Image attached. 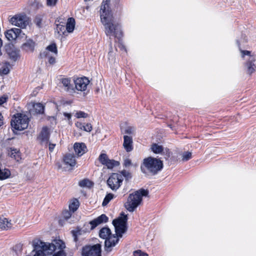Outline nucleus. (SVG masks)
Returning <instances> with one entry per match:
<instances>
[{"mask_svg":"<svg viewBox=\"0 0 256 256\" xmlns=\"http://www.w3.org/2000/svg\"><path fill=\"white\" fill-rule=\"evenodd\" d=\"M74 152L78 156H80L86 153V146L84 143L76 142L74 145Z\"/></svg>","mask_w":256,"mask_h":256,"instance_id":"18","label":"nucleus"},{"mask_svg":"<svg viewBox=\"0 0 256 256\" xmlns=\"http://www.w3.org/2000/svg\"><path fill=\"white\" fill-rule=\"evenodd\" d=\"M22 30L20 28H13L6 30L4 34L6 38L10 41L16 40L19 37H22Z\"/></svg>","mask_w":256,"mask_h":256,"instance_id":"14","label":"nucleus"},{"mask_svg":"<svg viewBox=\"0 0 256 256\" xmlns=\"http://www.w3.org/2000/svg\"><path fill=\"white\" fill-rule=\"evenodd\" d=\"M65 30V26L63 24H56V32H58L60 34V33L64 34Z\"/></svg>","mask_w":256,"mask_h":256,"instance_id":"38","label":"nucleus"},{"mask_svg":"<svg viewBox=\"0 0 256 256\" xmlns=\"http://www.w3.org/2000/svg\"><path fill=\"white\" fill-rule=\"evenodd\" d=\"M110 0H103L101 5L100 13V20L104 26L105 32L107 36L111 38L114 36L118 40V46L122 50L126 52L125 46L122 44L121 38L122 36V32L120 25L114 22V18L110 10L108 2Z\"/></svg>","mask_w":256,"mask_h":256,"instance_id":"1","label":"nucleus"},{"mask_svg":"<svg viewBox=\"0 0 256 256\" xmlns=\"http://www.w3.org/2000/svg\"><path fill=\"white\" fill-rule=\"evenodd\" d=\"M84 1H86L87 0H84Z\"/></svg>","mask_w":256,"mask_h":256,"instance_id":"58","label":"nucleus"},{"mask_svg":"<svg viewBox=\"0 0 256 256\" xmlns=\"http://www.w3.org/2000/svg\"><path fill=\"white\" fill-rule=\"evenodd\" d=\"M62 214L64 218L66 220L68 219L72 215L71 212L68 210L64 212Z\"/></svg>","mask_w":256,"mask_h":256,"instance_id":"45","label":"nucleus"},{"mask_svg":"<svg viewBox=\"0 0 256 256\" xmlns=\"http://www.w3.org/2000/svg\"><path fill=\"white\" fill-rule=\"evenodd\" d=\"M2 54V51H1V48H0V56Z\"/></svg>","mask_w":256,"mask_h":256,"instance_id":"56","label":"nucleus"},{"mask_svg":"<svg viewBox=\"0 0 256 256\" xmlns=\"http://www.w3.org/2000/svg\"><path fill=\"white\" fill-rule=\"evenodd\" d=\"M192 152H185L182 154V160L186 162L190 160L192 158Z\"/></svg>","mask_w":256,"mask_h":256,"instance_id":"34","label":"nucleus"},{"mask_svg":"<svg viewBox=\"0 0 256 256\" xmlns=\"http://www.w3.org/2000/svg\"><path fill=\"white\" fill-rule=\"evenodd\" d=\"M123 180L121 174L113 173L107 180V184L112 190L116 191L120 186Z\"/></svg>","mask_w":256,"mask_h":256,"instance_id":"9","label":"nucleus"},{"mask_svg":"<svg viewBox=\"0 0 256 256\" xmlns=\"http://www.w3.org/2000/svg\"><path fill=\"white\" fill-rule=\"evenodd\" d=\"M92 130V126L90 124H84V130L88 132H90Z\"/></svg>","mask_w":256,"mask_h":256,"instance_id":"43","label":"nucleus"},{"mask_svg":"<svg viewBox=\"0 0 256 256\" xmlns=\"http://www.w3.org/2000/svg\"><path fill=\"white\" fill-rule=\"evenodd\" d=\"M152 151L156 154H161L165 156V158L168 159L170 156V152L168 148H164L161 145L158 144H152L150 148Z\"/></svg>","mask_w":256,"mask_h":256,"instance_id":"13","label":"nucleus"},{"mask_svg":"<svg viewBox=\"0 0 256 256\" xmlns=\"http://www.w3.org/2000/svg\"><path fill=\"white\" fill-rule=\"evenodd\" d=\"M28 122L29 119L27 116L22 114H17L12 118L11 125L15 130H22L28 128Z\"/></svg>","mask_w":256,"mask_h":256,"instance_id":"8","label":"nucleus"},{"mask_svg":"<svg viewBox=\"0 0 256 256\" xmlns=\"http://www.w3.org/2000/svg\"><path fill=\"white\" fill-rule=\"evenodd\" d=\"M79 206V202L77 200H74L73 202L70 204L69 208L70 211H72V212H74L78 208Z\"/></svg>","mask_w":256,"mask_h":256,"instance_id":"31","label":"nucleus"},{"mask_svg":"<svg viewBox=\"0 0 256 256\" xmlns=\"http://www.w3.org/2000/svg\"><path fill=\"white\" fill-rule=\"evenodd\" d=\"M36 44L31 39H29L23 44L22 48L23 50L27 52H32L34 49Z\"/></svg>","mask_w":256,"mask_h":256,"instance_id":"20","label":"nucleus"},{"mask_svg":"<svg viewBox=\"0 0 256 256\" xmlns=\"http://www.w3.org/2000/svg\"><path fill=\"white\" fill-rule=\"evenodd\" d=\"M108 218L106 214H101L97 218L94 219V220L90 222V224L91 226V228L94 229L98 225L102 223L106 222L108 221Z\"/></svg>","mask_w":256,"mask_h":256,"instance_id":"15","label":"nucleus"},{"mask_svg":"<svg viewBox=\"0 0 256 256\" xmlns=\"http://www.w3.org/2000/svg\"><path fill=\"white\" fill-rule=\"evenodd\" d=\"M123 146L127 152H131L132 149V138L130 136H124Z\"/></svg>","mask_w":256,"mask_h":256,"instance_id":"19","label":"nucleus"},{"mask_svg":"<svg viewBox=\"0 0 256 256\" xmlns=\"http://www.w3.org/2000/svg\"><path fill=\"white\" fill-rule=\"evenodd\" d=\"M99 236L105 240L104 248L108 252H110L112 248L115 246L119 241V239L114 234H112L111 230L108 227L102 228L99 232Z\"/></svg>","mask_w":256,"mask_h":256,"instance_id":"5","label":"nucleus"},{"mask_svg":"<svg viewBox=\"0 0 256 256\" xmlns=\"http://www.w3.org/2000/svg\"><path fill=\"white\" fill-rule=\"evenodd\" d=\"M113 198L114 194H112L110 193L107 194L102 202V205L103 206L107 205Z\"/></svg>","mask_w":256,"mask_h":256,"instance_id":"32","label":"nucleus"},{"mask_svg":"<svg viewBox=\"0 0 256 256\" xmlns=\"http://www.w3.org/2000/svg\"><path fill=\"white\" fill-rule=\"evenodd\" d=\"M4 122H3V117L2 116L1 114L0 113V126L3 125Z\"/></svg>","mask_w":256,"mask_h":256,"instance_id":"54","label":"nucleus"},{"mask_svg":"<svg viewBox=\"0 0 256 256\" xmlns=\"http://www.w3.org/2000/svg\"><path fill=\"white\" fill-rule=\"evenodd\" d=\"M132 164L131 160L130 159H126L124 162V166L125 167H128Z\"/></svg>","mask_w":256,"mask_h":256,"instance_id":"48","label":"nucleus"},{"mask_svg":"<svg viewBox=\"0 0 256 256\" xmlns=\"http://www.w3.org/2000/svg\"><path fill=\"white\" fill-rule=\"evenodd\" d=\"M246 42V36L242 34L240 40H236L238 46L242 53V56L246 60L244 68L247 74H252L256 72V58L254 56L250 54V52L248 50H241L240 46Z\"/></svg>","mask_w":256,"mask_h":256,"instance_id":"2","label":"nucleus"},{"mask_svg":"<svg viewBox=\"0 0 256 256\" xmlns=\"http://www.w3.org/2000/svg\"><path fill=\"white\" fill-rule=\"evenodd\" d=\"M75 125L80 130H84V124L80 122H77L75 124Z\"/></svg>","mask_w":256,"mask_h":256,"instance_id":"47","label":"nucleus"},{"mask_svg":"<svg viewBox=\"0 0 256 256\" xmlns=\"http://www.w3.org/2000/svg\"><path fill=\"white\" fill-rule=\"evenodd\" d=\"M78 185L82 188H90L92 186L93 183L87 178L84 179L80 180L78 182Z\"/></svg>","mask_w":256,"mask_h":256,"instance_id":"27","label":"nucleus"},{"mask_svg":"<svg viewBox=\"0 0 256 256\" xmlns=\"http://www.w3.org/2000/svg\"><path fill=\"white\" fill-rule=\"evenodd\" d=\"M12 226L11 220L5 218H0V228L4 230L10 228Z\"/></svg>","mask_w":256,"mask_h":256,"instance_id":"22","label":"nucleus"},{"mask_svg":"<svg viewBox=\"0 0 256 256\" xmlns=\"http://www.w3.org/2000/svg\"><path fill=\"white\" fill-rule=\"evenodd\" d=\"M64 116H65V118H68V120H70V119H71V116H72V115L70 114V113H67V112H64Z\"/></svg>","mask_w":256,"mask_h":256,"instance_id":"52","label":"nucleus"},{"mask_svg":"<svg viewBox=\"0 0 256 256\" xmlns=\"http://www.w3.org/2000/svg\"><path fill=\"white\" fill-rule=\"evenodd\" d=\"M45 52L47 53V52H47V51H46V52H44V54H45Z\"/></svg>","mask_w":256,"mask_h":256,"instance_id":"57","label":"nucleus"},{"mask_svg":"<svg viewBox=\"0 0 256 256\" xmlns=\"http://www.w3.org/2000/svg\"><path fill=\"white\" fill-rule=\"evenodd\" d=\"M44 106L40 103L33 104V110L37 114H42L44 112Z\"/></svg>","mask_w":256,"mask_h":256,"instance_id":"25","label":"nucleus"},{"mask_svg":"<svg viewBox=\"0 0 256 256\" xmlns=\"http://www.w3.org/2000/svg\"><path fill=\"white\" fill-rule=\"evenodd\" d=\"M61 82L65 90L70 92H74V81H72L70 78H62Z\"/></svg>","mask_w":256,"mask_h":256,"instance_id":"16","label":"nucleus"},{"mask_svg":"<svg viewBox=\"0 0 256 256\" xmlns=\"http://www.w3.org/2000/svg\"><path fill=\"white\" fill-rule=\"evenodd\" d=\"M42 18H40V16H36V19H35V22L36 24L38 26V27H40L41 26V24H42Z\"/></svg>","mask_w":256,"mask_h":256,"instance_id":"44","label":"nucleus"},{"mask_svg":"<svg viewBox=\"0 0 256 256\" xmlns=\"http://www.w3.org/2000/svg\"><path fill=\"white\" fill-rule=\"evenodd\" d=\"M38 248L40 250L46 252L48 254H52L56 250H62L65 248L64 243L60 240H54L52 243L44 242L42 241H38Z\"/></svg>","mask_w":256,"mask_h":256,"instance_id":"6","label":"nucleus"},{"mask_svg":"<svg viewBox=\"0 0 256 256\" xmlns=\"http://www.w3.org/2000/svg\"><path fill=\"white\" fill-rule=\"evenodd\" d=\"M58 0H46V4L48 6H54Z\"/></svg>","mask_w":256,"mask_h":256,"instance_id":"42","label":"nucleus"},{"mask_svg":"<svg viewBox=\"0 0 256 256\" xmlns=\"http://www.w3.org/2000/svg\"><path fill=\"white\" fill-rule=\"evenodd\" d=\"M127 216L124 212L121 214V216L118 218L114 219L112 221V224L114 226L116 234L114 235L119 239L122 238V234L125 233L127 230Z\"/></svg>","mask_w":256,"mask_h":256,"instance_id":"7","label":"nucleus"},{"mask_svg":"<svg viewBox=\"0 0 256 256\" xmlns=\"http://www.w3.org/2000/svg\"><path fill=\"white\" fill-rule=\"evenodd\" d=\"M162 168L163 163L162 160L151 156L144 158L140 166L141 170L143 173H150L152 175L157 174Z\"/></svg>","mask_w":256,"mask_h":256,"instance_id":"3","label":"nucleus"},{"mask_svg":"<svg viewBox=\"0 0 256 256\" xmlns=\"http://www.w3.org/2000/svg\"><path fill=\"white\" fill-rule=\"evenodd\" d=\"M10 64L8 62H6L0 68V74L6 75L10 72Z\"/></svg>","mask_w":256,"mask_h":256,"instance_id":"26","label":"nucleus"},{"mask_svg":"<svg viewBox=\"0 0 256 256\" xmlns=\"http://www.w3.org/2000/svg\"><path fill=\"white\" fill-rule=\"evenodd\" d=\"M48 144H49V147H48L49 150L50 152H52L54 150V148L55 147L56 144H51V143H50L49 142H48Z\"/></svg>","mask_w":256,"mask_h":256,"instance_id":"50","label":"nucleus"},{"mask_svg":"<svg viewBox=\"0 0 256 256\" xmlns=\"http://www.w3.org/2000/svg\"><path fill=\"white\" fill-rule=\"evenodd\" d=\"M2 40L0 38V48H2Z\"/></svg>","mask_w":256,"mask_h":256,"instance_id":"55","label":"nucleus"},{"mask_svg":"<svg viewBox=\"0 0 256 256\" xmlns=\"http://www.w3.org/2000/svg\"><path fill=\"white\" fill-rule=\"evenodd\" d=\"M52 256H66V254L63 250H60L58 252L55 253Z\"/></svg>","mask_w":256,"mask_h":256,"instance_id":"46","label":"nucleus"},{"mask_svg":"<svg viewBox=\"0 0 256 256\" xmlns=\"http://www.w3.org/2000/svg\"><path fill=\"white\" fill-rule=\"evenodd\" d=\"M8 154L10 157L14 158L15 160H18L20 158L19 152L16 148H11Z\"/></svg>","mask_w":256,"mask_h":256,"instance_id":"30","label":"nucleus"},{"mask_svg":"<svg viewBox=\"0 0 256 256\" xmlns=\"http://www.w3.org/2000/svg\"><path fill=\"white\" fill-rule=\"evenodd\" d=\"M10 22L12 25L24 28L28 25L30 20L26 14H18L12 16Z\"/></svg>","mask_w":256,"mask_h":256,"instance_id":"10","label":"nucleus"},{"mask_svg":"<svg viewBox=\"0 0 256 256\" xmlns=\"http://www.w3.org/2000/svg\"><path fill=\"white\" fill-rule=\"evenodd\" d=\"M22 245L20 244H18L14 246V249L15 250H18L20 251L22 250Z\"/></svg>","mask_w":256,"mask_h":256,"instance_id":"53","label":"nucleus"},{"mask_svg":"<svg viewBox=\"0 0 256 256\" xmlns=\"http://www.w3.org/2000/svg\"><path fill=\"white\" fill-rule=\"evenodd\" d=\"M64 162L66 164L70 166H74L76 164L75 156L73 154H66L64 158Z\"/></svg>","mask_w":256,"mask_h":256,"instance_id":"21","label":"nucleus"},{"mask_svg":"<svg viewBox=\"0 0 256 256\" xmlns=\"http://www.w3.org/2000/svg\"><path fill=\"white\" fill-rule=\"evenodd\" d=\"M72 232L74 237V241L77 242L78 241V237L82 234L80 230H72Z\"/></svg>","mask_w":256,"mask_h":256,"instance_id":"37","label":"nucleus"},{"mask_svg":"<svg viewBox=\"0 0 256 256\" xmlns=\"http://www.w3.org/2000/svg\"><path fill=\"white\" fill-rule=\"evenodd\" d=\"M134 128L132 126H128L124 130V132L126 134H132L134 131Z\"/></svg>","mask_w":256,"mask_h":256,"instance_id":"41","label":"nucleus"},{"mask_svg":"<svg viewBox=\"0 0 256 256\" xmlns=\"http://www.w3.org/2000/svg\"><path fill=\"white\" fill-rule=\"evenodd\" d=\"M133 254L134 256H148L147 254L142 252L140 250L134 252Z\"/></svg>","mask_w":256,"mask_h":256,"instance_id":"40","label":"nucleus"},{"mask_svg":"<svg viewBox=\"0 0 256 256\" xmlns=\"http://www.w3.org/2000/svg\"><path fill=\"white\" fill-rule=\"evenodd\" d=\"M8 54L10 58L14 62L16 61L20 56L19 50L15 48L8 50Z\"/></svg>","mask_w":256,"mask_h":256,"instance_id":"23","label":"nucleus"},{"mask_svg":"<svg viewBox=\"0 0 256 256\" xmlns=\"http://www.w3.org/2000/svg\"><path fill=\"white\" fill-rule=\"evenodd\" d=\"M120 174L122 175V178L124 177L126 180H128L132 178L131 173L126 170H122Z\"/></svg>","mask_w":256,"mask_h":256,"instance_id":"33","label":"nucleus"},{"mask_svg":"<svg viewBox=\"0 0 256 256\" xmlns=\"http://www.w3.org/2000/svg\"><path fill=\"white\" fill-rule=\"evenodd\" d=\"M82 256H102L101 246L100 244L86 246L82 248Z\"/></svg>","mask_w":256,"mask_h":256,"instance_id":"11","label":"nucleus"},{"mask_svg":"<svg viewBox=\"0 0 256 256\" xmlns=\"http://www.w3.org/2000/svg\"><path fill=\"white\" fill-rule=\"evenodd\" d=\"M48 62L50 64H54L55 63V58L52 56H50L48 58Z\"/></svg>","mask_w":256,"mask_h":256,"instance_id":"51","label":"nucleus"},{"mask_svg":"<svg viewBox=\"0 0 256 256\" xmlns=\"http://www.w3.org/2000/svg\"><path fill=\"white\" fill-rule=\"evenodd\" d=\"M46 50L50 51L51 52H52L54 53L55 54H57V53H58V50H57L56 46L54 43L48 46Z\"/></svg>","mask_w":256,"mask_h":256,"instance_id":"36","label":"nucleus"},{"mask_svg":"<svg viewBox=\"0 0 256 256\" xmlns=\"http://www.w3.org/2000/svg\"><path fill=\"white\" fill-rule=\"evenodd\" d=\"M89 80L86 77L78 78L74 80L75 85L74 90L76 89L79 91H84L89 83Z\"/></svg>","mask_w":256,"mask_h":256,"instance_id":"12","label":"nucleus"},{"mask_svg":"<svg viewBox=\"0 0 256 256\" xmlns=\"http://www.w3.org/2000/svg\"><path fill=\"white\" fill-rule=\"evenodd\" d=\"M148 194V192L143 188L130 194L124 205L126 210L130 212H134L142 202V196H147Z\"/></svg>","mask_w":256,"mask_h":256,"instance_id":"4","label":"nucleus"},{"mask_svg":"<svg viewBox=\"0 0 256 256\" xmlns=\"http://www.w3.org/2000/svg\"><path fill=\"white\" fill-rule=\"evenodd\" d=\"M88 116V114H86V112H82V111L78 112L76 114V116L78 118H86Z\"/></svg>","mask_w":256,"mask_h":256,"instance_id":"39","label":"nucleus"},{"mask_svg":"<svg viewBox=\"0 0 256 256\" xmlns=\"http://www.w3.org/2000/svg\"><path fill=\"white\" fill-rule=\"evenodd\" d=\"M7 98L4 96L0 97V105L6 102Z\"/></svg>","mask_w":256,"mask_h":256,"instance_id":"49","label":"nucleus"},{"mask_svg":"<svg viewBox=\"0 0 256 256\" xmlns=\"http://www.w3.org/2000/svg\"><path fill=\"white\" fill-rule=\"evenodd\" d=\"M10 172L8 169L1 170L0 168V180H5L10 177Z\"/></svg>","mask_w":256,"mask_h":256,"instance_id":"28","label":"nucleus"},{"mask_svg":"<svg viewBox=\"0 0 256 256\" xmlns=\"http://www.w3.org/2000/svg\"><path fill=\"white\" fill-rule=\"evenodd\" d=\"M75 26V20L72 18L68 19L66 24V28L68 32H73Z\"/></svg>","mask_w":256,"mask_h":256,"instance_id":"24","label":"nucleus"},{"mask_svg":"<svg viewBox=\"0 0 256 256\" xmlns=\"http://www.w3.org/2000/svg\"><path fill=\"white\" fill-rule=\"evenodd\" d=\"M118 162L113 160H108L105 162L104 166H106L108 168L112 169L114 167L118 166Z\"/></svg>","mask_w":256,"mask_h":256,"instance_id":"29","label":"nucleus"},{"mask_svg":"<svg viewBox=\"0 0 256 256\" xmlns=\"http://www.w3.org/2000/svg\"><path fill=\"white\" fill-rule=\"evenodd\" d=\"M50 137L49 129L46 126L42 128L40 133L39 134L38 138L40 140L42 143H46L48 144Z\"/></svg>","mask_w":256,"mask_h":256,"instance_id":"17","label":"nucleus"},{"mask_svg":"<svg viewBox=\"0 0 256 256\" xmlns=\"http://www.w3.org/2000/svg\"><path fill=\"white\" fill-rule=\"evenodd\" d=\"M108 160V156L106 154H101L98 157V160L102 165H104Z\"/></svg>","mask_w":256,"mask_h":256,"instance_id":"35","label":"nucleus"}]
</instances>
